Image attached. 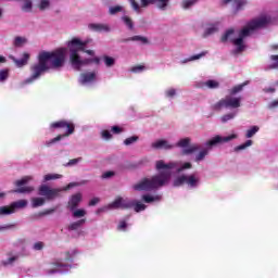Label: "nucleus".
I'll use <instances>...</instances> for the list:
<instances>
[{
    "label": "nucleus",
    "mask_w": 278,
    "mask_h": 278,
    "mask_svg": "<svg viewBox=\"0 0 278 278\" xmlns=\"http://www.w3.org/2000/svg\"><path fill=\"white\" fill-rule=\"evenodd\" d=\"M37 8L41 11L45 12L46 10H50L51 8V0H40L37 4Z\"/></svg>",
    "instance_id": "nucleus-27"
},
{
    "label": "nucleus",
    "mask_w": 278,
    "mask_h": 278,
    "mask_svg": "<svg viewBox=\"0 0 278 278\" xmlns=\"http://www.w3.org/2000/svg\"><path fill=\"white\" fill-rule=\"evenodd\" d=\"M66 48H59L54 51L39 52L38 63L31 66V76L24 84H34L47 71L53 68H62L66 62V53H68L70 64L74 71H81L88 64H99V56H94V50H88L86 47L90 45V39L81 40L79 37H73L66 41Z\"/></svg>",
    "instance_id": "nucleus-1"
},
{
    "label": "nucleus",
    "mask_w": 278,
    "mask_h": 278,
    "mask_svg": "<svg viewBox=\"0 0 278 278\" xmlns=\"http://www.w3.org/2000/svg\"><path fill=\"white\" fill-rule=\"evenodd\" d=\"M27 200H17L15 202H12L10 205L13 214H16L18 210H25V207H27Z\"/></svg>",
    "instance_id": "nucleus-20"
},
{
    "label": "nucleus",
    "mask_w": 278,
    "mask_h": 278,
    "mask_svg": "<svg viewBox=\"0 0 278 278\" xmlns=\"http://www.w3.org/2000/svg\"><path fill=\"white\" fill-rule=\"evenodd\" d=\"M231 1H233L237 10H242V8L248 3L247 0H223V3H231Z\"/></svg>",
    "instance_id": "nucleus-31"
},
{
    "label": "nucleus",
    "mask_w": 278,
    "mask_h": 278,
    "mask_svg": "<svg viewBox=\"0 0 278 278\" xmlns=\"http://www.w3.org/2000/svg\"><path fill=\"white\" fill-rule=\"evenodd\" d=\"M273 17L268 13H262L261 15L252 18L247 25L241 29L230 28L222 36V42H231L235 47V53H242L247 49V38L253 31L257 29H263L270 25Z\"/></svg>",
    "instance_id": "nucleus-3"
},
{
    "label": "nucleus",
    "mask_w": 278,
    "mask_h": 278,
    "mask_svg": "<svg viewBox=\"0 0 278 278\" xmlns=\"http://www.w3.org/2000/svg\"><path fill=\"white\" fill-rule=\"evenodd\" d=\"M3 63H5V56L0 55V64H3Z\"/></svg>",
    "instance_id": "nucleus-63"
},
{
    "label": "nucleus",
    "mask_w": 278,
    "mask_h": 278,
    "mask_svg": "<svg viewBox=\"0 0 278 278\" xmlns=\"http://www.w3.org/2000/svg\"><path fill=\"white\" fill-rule=\"evenodd\" d=\"M139 40H142L143 42H147V38L144 37H138Z\"/></svg>",
    "instance_id": "nucleus-64"
},
{
    "label": "nucleus",
    "mask_w": 278,
    "mask_h": 278,
    "mask_svg": "<svg viewBox=\"0 0 278 278\" xmlns=\"http://www.w3.org/2000/svg\"><path fill=\"white\" fill-rule=\"evenodd\" d=\"M84 225H86V217H80L78 220L72 222L67 226V230L68 231H77V230L81 229V227H84Z\"/></svg>",
    "instance_id": "nucleus-19"
},
{
    "label": "nucleus",
    "mask_w": 278,
    "mask_h": 278,
    "mask_svg": "<svg viewBox=\"0 0 278 278\" xmlns=\"http://www.w3.org/2000/svg\"><path fill=\"white\" fill-rule=\"evenodd\" d=\"M14 214V211L12 210L11 204L10 205H4L0 206V216H10Z\"/></svg>",
    "instance_id": "nucleus-33"
},
{
    "label": "nucleus",
    "mask_w": 278,
    "mask_h": 278,
    "mask_svg": "<svg viewBox=\"0 0 278 278\" xmlns=\"http://www.w3.org/2000/svg\"><path fill=\"white\" fill-rule=\"evenodd\" d=\"M53 212H55V208H50L46 211L43 214H53Z\"/></svg>",
    "instance_id": "nucleus-61"
},
{
    "label": "nucleus",
    "mask_w": 278,
    "mask_h": 278,
    "mask_svg": "<svg viewBox=\"0 0 278 278\" xmlns=\"http://www.w3.org/2000/svg\"><path fill=\"white\" fill-rule=\"evenodd\" d=\"M219 87L220 83H218V80H206L202 85V88H208L210 90H216V88Z\"/></svg>",
    "instance_id": "nucleus-23"
},
{
    "label": "nucleus",
    "mask_w": 278,
    "mask_h": 278,
    "mask_svg": "<svg viewBox=\"0 0 278 278\" xmlns=\"http://www.w3.org/2000/svg\"><path fill=\"white\" fill-rule=\"evenodd\" d=\"M16 227V224H8L4 226H0V231H8V229H14Z\"/></svg>",
    "instance_id": "nucleus-54"
},
{
    "label": "nucleus",
    "mask_w": 278,
    "mask_h": 278,
    "mask_svg": "<svg viewBox=\"0 0 278 278\" xmlns=\"http://www.w3.org/2000/svg\"><path fill=\"white\" fill-rule=\"evenodd\" d=\"M238 138V135L232 134L226 137H223L220 135H217L213 138H211L208 141H206L202 148L199 149V153L194 156V162L197 164H200V162H204L205 157L210 155V151L214 149V147H217V144H225L227 142H231V140H236Z\"/></svg>",
    "instance_id": "nucleus-4"
},
{
    "label": "nucleus",
    "mask_w": 278,
    "mask_h": 278,
    "mask_svg": "<svg viewBox=\"0 0 278 278\" xmlns=\"http://www.w3.org/2000/svg\"><path fill=\"white\" fill-rule=\"evenodd\" d=\"M111 131H112L113 134H123V128H121V127H118V126H113V127L111 128Z\"/></svg>",
    "instance_id": "nucleus-57"
},
{
    "label": "nucleus",
    "mask_w": 278,
    "mask_h": 278,
    "mask_svg": "<svg viewBox=\"0 0 278 278\" xmlns=\"http://www.w3.org/2000/svg\"><path fill=\"white\" fill-rule=\"evenodd\" d=\"M176 147H180V149H186V147H190V138L180 139Z\"/></svg>",
    "instance_id": "nucleus-42"
},
{
    "label": "nucleus",
    "mask_w": 278,
    "mask_h": 278,
    "mask_svg": "<svg viewBox=\"0 0 278 278\" xmlns=\"http://www.w3.org/2000/svg\"><path fill=\"white\" fill-rule=\"evenodd\" d=\"M45 203H47V199H45V198H31V200H30V205L34 208L42 207V205H45Z\"/></svg>",
    "instance_id": "nucleus-22"
},
{
    "label": "nucleus",
    "mask_w": 278,
    "mask_h": 278,
    "mask_svg": "<svg viewBox=\"0 0 278 278\" xmlns=\"http://www.w3.org/2000/svg\"><path fill=\"white\" fill-rule=\"evenodd\" d=\"M81 157H77V159H72V160H70L66 164H65V166L66 167H73V166H77V164H79V162H81Z\"/></svg>",
    "instance_id": "nucleus-45"
},
{
    "label": "nucleus",
    "mask_w": 278,
    "mask_h": 278,
    "mask_svg": "<svg viewBox=\"0 0 278 278\" xmlns=\"http://www.w3.org/2000/svg\"><path fill=\"white\" fill-rule=\"evenodd\" d=\"M140 140V137L138 136H131V137H128L124 140V144L125 147H131V144H136V142H138Z\"/></svg>",
    "instance_id": "nucleus-36"
},
{
    "label": "nucleus",
    "mask_w": 278,
    "mask_h": 278,
    "mask_svg": "<svg viewBox=\"0 0 278 278\" xmlns=\"http://www.w3.org/2000/svg\"><path fill=\"white\" fill-rule=\"evenodd\" d=\"M142 71H144V66H142V65H137L131 68L132 73H142Z\"/></svg>",
    "instance_id": "nucleus-56"
},
{
    "label": "nucleus",
    "mask_w": 278,
    "mask_h": 278,
    "mask_svg": "<svg viewBox=\"0 0 278 278\" xmlns=\"http://www.w3.org/2000/svg\"><path fill=\"white\" fill-rule=\"evenodd\" d=\"M102 62L106 68H112L116 65V59L110 55L102 56Z\"/></svg>",
    "instance_id": "nucleus-21"
},
{
    "label": "nucleus",
    "mask_w": 278,
    "mask_h": 278,
    "mask_svg": "<svg viewBox=\"0 0 278 278\" xmlns=\"http://www.w3.org/2000/svg\"><path fill=\"white\" fill-rule=\"evenodd\" d=\"M134 207V200L129 198L117 197L108 205L102 207V212H110L112 210H131Z\"/></svg>",
    "instance_id": "nucleus-7"
},
{
    "label": "nucleus",
    "mask_w": 278,
    "mask_h": 278,
    "mask_svg": "<svg viewBox=\"0 0 278 278\" xmlns=\"http://www.w3.org/2000/svg\"><path fill=\"white\" fill-rule=\"evenodd\" d=\"M89 29L104 34H110V31H112V28L108 24H89Z\"/></svg>",
    "instance_id": "nucleus-17"
},
{
    "label": "nucleus",
    "mask_w": 278,
    "mask_h": 278,
    "mask_svg": "<svg viewBox=\"0 0 278 278\" xmlns=\"http://www.w3.org/2000/svg\"><path fill=\"white\" fill-rule=\"evenodd\" d=\"M199 3V0H182L180 5L182 10H190L193 5H197Z\"/></svg>",
    "instance_id": "nucleus-32"
},
{
    "label": "nucleus",
    "mask_w": 278,
    "mask_h": 278,
    "mask_svg": "<svg viewBox=\"0 0 278 278\" xmlns=\"http://www.w3.org/2000/svg\"><path fill=\"white\" fill-rule=\"evenodd\" d=\"M117 229L119 231H125V229H127V223L125 222H119V225L117 226Z\"/></svg>",
    "instance_id": "nucleus-58"
},
{
    "label": "nucleus",
    "mask_w": 278,
    "mask_h": 278,
    "mask_svg": "<svg viewBox=\"0 0 278 278\" xmlns=\"http://www.w3.org/2000/svg\"><path fill=\"white\" fill-rule=\"evenodd\" d=\"M142 201H144V203H153L154 201H162V195L143 194Z\"/></svg>",
    "instance_id": "nucleus-28"
},
{
    "label": "nucleus",
    "mask_w": 278,
    "mask_h": 278,
    "mask_svg": "<svg viewBox=\"0 0 278 278\" xmlns=\"http://www.w3.org/2000/svg\"><path fill=\"white\" fill-rule=\"evenodd\" d=\"M22 12H31V10H34V2H31V0H22Z\"/></svg>",
    "instance_id": "nucleus-25"
},
{
    "label": "nucleus",
    "mask_w": 278,
    "mask_h": 278,
    "mask_svg": "<svg viewBox=\"0 0 278 278\" xmlns=\"http://www.w3.org/2000/svg\"><path fill=\"white\" fill-rule=\"evenodd\" d=\"M199 146H191V147H186L182 149L181 154L182 155H192V153H197L199 151Z\"/></svg>",
    "instance_id": "nucleus-30"
},
{
    "label": "nucleus",
    "mask_w": 278,
    "mask_h": 278,
    "mask_svg": "<svg viewBox=\"0 0 278 278\" xmlns=\"http://www.w3.org/2000/svg\"><path fill=\"white\" fill-rule=\"evenodd\" d=\"M123 10H124L123 5L110 7L109 14H111V16H114V15L118 14V12H123Z\"/></svg>",
    "instance_id": "nucleus-40"
},
{
    "label": "nucleus",
    "mask_w": 278,
    "mask_h": 278,
    "mask_svg": "<svg viewBox=\"0 0 278 278\" xmlns=\"http://www.w3.org/2000/svg\"><path fill=\"white\" fill-rule=\"evenodd\" d=\"M101 200L99 198H93L89 201V205L92 207L94 205H97V203H99Z\"/></svg>",
    "instance_id": "nucleus-59"
},
{
    "label": "nucleus",
    "mask_w": 278,
    "mask_h": 278,
    "mask_svg": "<svg viewBox=\"0 0 278 278\" xmlns=\"http://www.w3.org/2000/svg\"><path fill=\"white\" fill-rule=\"evenodd\" d=\"M79 203H81V193L72 195L67 202V210H70L74 218H85L88 214L86 208H77L79 207Z\"/></svg>",
    "instance_id": "nucleus-6"
},
{
    "label": "nucleus",
    "mask_w": 278,
    "mask_h": 278,
    "mask_svg": "<svg viewBox=\"0 0 278 278\" xmlns=\"http://www.w3.org/2000/svg\"><path fill=\"white\" fill-rule=\"evenodd\" d=\"M155 168L159 174L152 176L151 178H142L137 184L132 186V189L137 192H152V190H160L164 186L170 184V177H173V169L176 173H184L192 168V163L187 162L179 165V163H164L163 160L156 161Z\"/></svg>",
    "instance_id": "nucleus-2"
},
{
    "label": "nucleus",
    "mask_w": 278,
    "mask_h": 278,
    "mask_svg": "<svg viewBox=\"0 0 278 278\" xmlns=\"http://www.w3.org/2000/svg\"><path fill=\"white\" fill-rule=\"evenodd\" d=\"M214 112H225V115L220 117L222 123L233 121L238 116V105H216L213 106Z\"/></svg>",
    "instance_id": "nucleus-8"
},
{
    "label": "nucleus",
    "mask_w": 278,
    "mask_h": 278,
    "mask_svg": "<svg viewBox=\"0 0 278 278\" xmlns=\"http://www.w3.org/2000/svg\"><path fill=\"white\" fill-rule=\"evenodd\" d=\"M77 186H79V182H70L66 187H64V188L61 189V190H62V192H63V191H66V190H71V188H75V187H77Z\"/></svg>",
    "instance_id": "nucleus-55"
},
{
    "label": "nucleus",
    "mask_w": 278,
    "mask_h": 278,
    "mask_svg": "<svg viewBox=\"0 0 278 278\" xmlns=\"http://www.w3.org/2000/svg\"><path fill=\"white\" fill-rule=\"evenodd\" d=\"M98 77H99L98 71L84 72L80 74L78 78V83L80 84V86H92V84L97 81Z\"/></svg>",
    "instance_id": "nucleus-12"
},
{
    "label": "nucleus",
    "mask_w": 278,
    "mask_h": 278,
    "mask_svg": "<svg viewBox=\"0 0 278 278\" xmlns=\"http://www.w3.org/2000/svg\"><path fill=\"white\" fill-rule=\"evenodd\" d=\"M77 255V251L66 252L65 253V260L66 262H73V256Z\"/></svg>",
    "instance_id": "nucleus-50"
},
{
    "label": "nucleus",
    "mask_w": 278,
    "mask_h": 278,
    "mask_svg": "<svg viewBox=\"0 0 278 278\" xmlns=\"http://www.w3.org/2000/svg\"><path fill=\"white\" fill-rule=\"evenodd\" d=\"M164 94H165L166 99H173V97H175L177 94V89H175V88H167L164 91Z\"/></svg>",
    "instance_id": "nucleus-43"
},
{
    "label": "nucleus",
    "mask_w": 278,
    "mask_h": 278,
    "mask_svg": "<svg viewBox=\"0 0 278 278\" xmlns=\"http://www.w3.org/2000/svg\"><path fill=\"white\" fill-rule=\"evenodd\" d=\"M29 52H23L22 59H16L15 56H10V59L14 62L17 68H23V66H27L29 64Z\"/></svg>",
    "instance_id": "nucleus-16"
},
{
    "label": "nucleus",
    "mask_w": 278,
    "mask_h": 278,
    "mask_svg": "<svg viewBox=\"0 0 278 278\" xmlns=\"http://www.w3.org/2000/svg\"><path fill=\"white\" fill-rule=\"evenodd\" d=\"M14 47H24L27 45V38L25 37H15L13 41Z\"/></svg>",
    "instance_id": "nucleus-37"
},
{
    "label": "nucleus",
    "mask_w": 278,
    "mask_h": 278,
    "mask_svg": "<svg viewBox=\"0 0 278 278\" xmlns=\"http://www.w3.org/2000/svg\"><path fill=\"white\" fill-rule=\"evenodd\" d=\"M15 247H25V239H20L15 242Z\"/></svg>",
    "instance_id": "nucleus-60"
},
{
    "label": "nucleus",
    "mask_w": 278,
    "mask_h": 278,
    "mask_svg": "<svg viewBox=\"0 0 278 278\" xmlns=\"http://www.w3.org/2000/svg\"><path fill=\"white\" fill-rule=\"evenodd\" d=\"M34 251H42L45 249V243L42 241H38L33 245Z\"/></svg>",
    "instance_id": "nucleus-48"
},
{
    "label": "nucleus",
    "mask_w": 278,
    "mask_h": 278,
    "mask_svg": "<svg viewBox=\"0 0 278 278\" xmlns=\"http://www.w3.org/2000/svg\"><path fill=\"white\" fill-rule=\"evenodd\" d=\"M101 136L104 140H112V134L109 130H102Z\"/></svg>",
    "instance_id": "nucleus-53"
},
{
    "label": "nucleus",
    "mask_w": 278,
    "mask_h": 278,
    "mask_svg": "<svg viewBox=\"0 0 278 278\" xmlns=\"http://www.w3.org/2000/svg\"><path fill=\"white\" fill-rule=\"evenodd\" d=\"M249 147H253V140H247L244 143L233 148L235 153H240V151H245Z\"/></svg>",
    "instance_id": "nucleus-24"
},
{
    "label": "nucleus",
    "mask_w": 278,
    "mask_h": 278,
    "mask_svg": "<svg viewBox=\"0 0 278 278\" xmlns=\"http://www.w3.org/2000/svg\"><path fill=\"white\" fill-rule=\"evenodd\" d=\"M10 77V72L8 70L0 71V81L3 83Z\"/></svg>",
    "instance_id": "nucleus-47"
},
{
    "label": "nucleus",
    "mask_w": 278,
    "mask_h": 278,
    "mask_svg": "<svg viewBox=\"0 0 278 278\" xmlns=\"http://www.w3.org/2000/svg\"><path fill=\"white\" fill-rule=\"evenodd\" d=\"M16 260H18V255L11 256V257L7 258L5 261L2 262V264H3V266H10L14 262H16Z\"/></svg>",
    "instance_id": "nucleus-46"
},
{
    "label": "nucleus",
    "mask_w": 278,
    "mask_h": 278,
    "mask_svg": "<svg viewBox=\"0 0 278 278\" xmlns=\"http://www.w3.org/2000/svg\"><path fill=\"white\" fill-rule=\"evenodd\" d=\"M60 192H62V189H52L47 185H41L38 189L39 197H45L46 201H53L54 199H58V197H60Z\"/></svg>",
    "instance_id": "nucleus-10"
},
{
    "label": "nucleus",
    "mask_w": 278,
    "mask_h": 278,
    "mask_svg": "<svg viewBox=\"0 0 278 278\" xmlns=\"http://www.w3.org/2000/svg\"><path fill=\"white\" fill-rule=\"evenodd\" d=\"M31 179V176H25L24 178L16 180L15 186L17 187V189H15L13 192H15L16 194H29L34 192V187H23L29 184Z\"/></svg>",
    "instance_id": "nucleus-11"
},
{
    "label": "nucleus",
    "mask_w": 278,
    "mask_h": 278,
    "mask_svg": "<svg viewBox=\"0 0 278 278\" xmlns=\"http://www.w3.org/2000/svg\"><path fill=\"white\" fill-rule=\"evenodd\" d=\"M114 175H116V173L109 170V172H104L101 176L102 179H112V177H114Z\"/></svg>",
    "instance_id": "nucleus-49"
},
{
    "label": "nucleus",
    "mask_w": 278,
    "mask_h": 278,
    "mask_svg": "<svg viewBox=\"0 0 278 278\" xmlns=\"http://www.w3.org/2000/svg\"><path fill=\"white\" fill-rule=\"evenodd\" d=\"M264 90H265V92H275V88H266Z\"/></svg>",
    "instance_id": "nucleus-62"
},
{
    "label": "nucleus",
    "mask_w": 278,
    "mask_h": 278,
    "mask_svg": "<svg viewBox=\"0 0 278 278\" xmlns=\"http://www.w3.org/2000/svg\"><path fill=\"white\" fill-rule=\"evenodd\" d=\"M257 131H260V127L252 126L250 129L247 130L245 138H253V136H255V134H257Z\"/></svg>",
    "instance_id": "nucleus-41"
},
{
    "label": "nucleus",
    "mask_w": 278,
    "mask_h": 278,
    "mask_svg": "<svg viewBox=\"0 0 278 278\" xmlns=\"http://www.w3.org/2000/svg\"><path fill=\"white\" fill-rule=\"evenodd\" d=\"M151 148L155 151H170V149H175V144L166 139H159L151 143Z\"/></svg>",
    "instance_id": "nucleus-14"
},
{
    "label": "nucleus",
    "mask_w": 278,
    "mask_h": 278,
    "mask_svg": "<svg viewBox=\"0 0 278 278\" xmlns=\"http://www.w3.org/2000/svg\"><path fill=\"white\" fill-rule=\"evenodd\" d=\"M55 179H62V175L60 174H47L43 176V182L53 181Z\"/></svg>",
    "instance_id": "nucleus-38"
},
{
    "label": "nucleus",
    "mask_w": 278,
    "mask_h": 278,
    "mask_svg": "<svg viewBox=\"0 0 278 278\" xmlns=\"http://www.w3.org/2000/svg\"><path fill=\"white\" fill-rule=\"evenodd\" d=\"M168 3H170V0H154V4L159 10L166 11L168 8Z\"/></svg>",
    "instance_id": "nucleus-29"
},
{
    "label": "nucleus",
    "mask_w": 278,
    "mask_h": 278,
    "mask_svg": "<svg viewBox=\"0 0 278 278\" xmlns=\"http://www.w3.org/2000/svg\"><path fill=\"white\" fill-rule=\"evenodd\" d=\"M50 129H66V131L53 139H50L49 141H46V147H51L52 144H55V142H60V140H64V138H68V136H73V134H75V124L62 119L51 123Z\"/></svg>",
    "instance_id": "nucleus-5"
},
{
    "label": "nucleus",
    "mask_w": 278,
    "mask_h": 278,
    "mask_svg": "<svg viewBox=\"0 0 278 278\" xmlns=\"http://www.w3.org/2000/svg\"><path fill=\"white\" fill-rule=\"evenodd\" d=\"M153 4H155V0H140L139 11H137V14H140V12H142V8H149V5Z\"/></svg>",
    "instance_id": "nucleus-35"
},
{
    "label": "nucleus",
    "mask_w": 278,
    "mask_h": 278,
    "mask_svg": "<svg viewBox=\"0 0 278 278\" xmlns=\"http://www.w3.org/2000/svg\"><path fill=\"white\" fill-rule=\"evenodd\" d=\"M122 21H124L125 25L128 27V29H134V22H131V18L127 15L122 17Z\"/></svg>",
    "instance_id": "nucleus-44"
},
{
    "label": "nucleus",
    "mask_w": 278,
    "mask_h": 278,
    "mask_svg": "<svg viewBox=\"0 0 278 278\" xmlns=\"http://www.w3.org/2000/svg\"><path fill=\"white\" fill-rule=\"evenodd\" d=\"M219 24L218 22L215 23H206L203 25V38H210V36H214L216 31H218Z\"/></svg>",
    "instance_id": "nucleus-15"
},
{
    "label": "nucleus",
    "mask_w": 278,
    "mask_h": 278,
    "mask_svg": "<svg viewBox=\"0 0 278 278\" xmlns=\"http://www.w3.org/2000/svg\"><path fill=\"white\" fill-rule=\"evenodd\" d=\"M271 68H278V55H271Z\"/></svg>",
    "instance_id": "nucleus-52"
},
{
    "label": "nucleus",
    "mask_w": 278,
    "mask_h": 278,
    "mask_svg": "<svg viewBox=\"0 0 278 278\" xmlns=\"http://www.w3.org/2000/svg\"><path fill=\"white\" fill-rule=\"evenodd\" d=\"M248 83H242L240 85H237L230 89V94H238V92H242L244 90V86H247Z\"/></svg>",
    "instance_id": "nucleus-39"
},
{
    "label": "nucleus",
    "mask_w": 278,
    "mask_h": 278,
    "mask_svg": "<svg viewBox=\"0 0 278 278\" xmlns=\"http://www.w3.org/2000/svg\"><path fill=\"white\" fill-rule=\"evenodd\" d=\"M241 102V98L228 96L219 102V105H240Z\"/></svg>",
    "instance_id": "nucleus-18"
},
{
    "label": "nucleus",
    "mask_w": 278,
    "mask_h": 278,
    "mask_svg": "<svg viewBox=\"0 0 278 278\" xmlns=\"http://www.w3.org/2000/svg\"><path fill=\"white\" fill-rule=\"evenodd\" d=\"M71 266L66 265L60 261L50 263L49 267L46 269V275H56V273H68Z\"/></svg>",
    "instance_id": "nucleus-13"
},
{
    "label": "nucleus",
    "mask_w": 278,
    "mask_h": 278,
    "mask_svg": "<svg viewBox=\"0 0 278 278\" xmlns=\"http://www.w3.org/2000/svg\"><path fill=\"white\" fill-rule=\"evenodd\" d=\"M129 2L135 12H140V4L136 0H129Z\"/></svg>",
    "instance_id": "nucleus-51"
},
{
    "label": "nucleus",
    "mask_w": 278,
    "mask_h": 278,
    "mask_svg": "<svg viewBox=\"0 0 278 278\" xmlns=\"http://www.w3.org/2000/svg\"><path fill=\"white\" fill-rule=\"evenodd\" d=\"M134 202V210L135 212L139 213V212H144V210H147V205L142 204L140 201L138 200H132Z\"/></svg>",
    "instance_id": "nucleus-34"
},
{
    "label": "nucleus",
    "mask_w": 278,
    "mask_h": 278,
    "mask_svg": "<svg viewBox=\"0 0 278 278\" xmlns=\"http://www.w3.org/2000/svg\"><path fill=\"white\" fill-rule=\"evenodd\" d=\"M203 55H205V53H200V54H194V55H191L187 59H182L179 61V64H188V62H194L197 60H201V58H203Z\"/></svg>",
    "instance_id": "nucleus-26"
},
{
    "label": "nucleus",
    "mask_w": 278,
    "mask_h": 278,
    "mask_svg": "<svg viewBox=\"0 0 278 278\" xmlns=\"http://www.w3.org/2000/svg\"><path fill=\"white\" fill-rule=\"evenodd\" d=\"M186 184L188 188H199V185L201 184V178L199 176L191 174V175H181L178 176L174 180V186L178 188L179 186H184Z\"/></svg>",
    "instance_id": "nucleus-9"
}]
</instances>
